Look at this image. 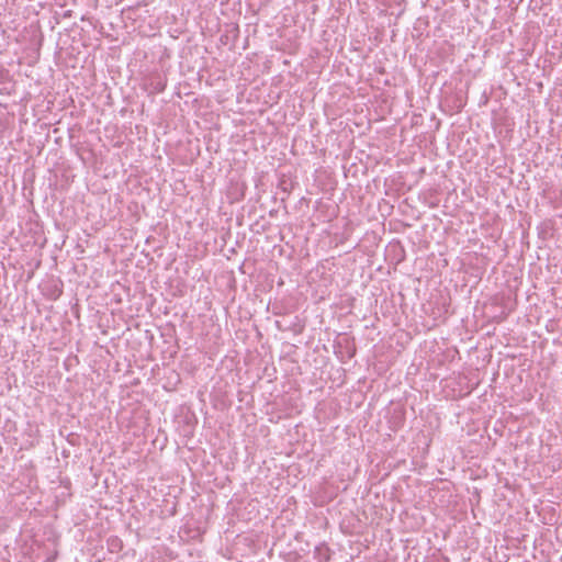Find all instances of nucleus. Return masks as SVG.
<instances>
[{"label": "nucleus", "mask_w": 562, "mask_h": 562, "mask_svg": "<svg viewBox=\"0 0 562 562\" xmlns=\"http://www.w3.org/2000/svg\"><path fill=\"white\" fill-rule=\"evenodd\" d=\"M108 546L111 552H117L122 549V541L117 537H112L108 540Z\"/></svg>", "instance_id": "f03ea898"}, {"label": "nucleus", "mask_w": 562, "mask_h": 562, "mask_svg": "<svg viewBox=\"0 0 562 562\" xmlns=\"http://www.w3.org/2000/svg\"><path fill=\"white\" fill-rule=\"evenodd\" d=\"M150 87L153 92L159 93L165 90L166 82L158 76L156 78H151Z\"/></svg>", "instance_id": "f257e3e1"}]
</instances>
